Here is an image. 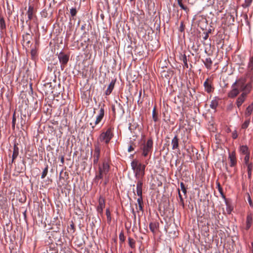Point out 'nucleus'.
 Listing matches in <instances>:
<instances>
[{
	"label": "nucleus",
	"instance_id": "nucleus-1",
	"mask_svg": "<svg viewBox=\"0 0 253 253\" xmlns=\"http://www.w3.org/2000/svg\"><path fill=\"white\" fill-rule=\"evenodd\" d=\"M247 77L250 81L247 82L245 78H240L236 81L232 85V90L228 93V96L231 98L236 97L240 91H242L241 95L238 98L236 104L239 108L245 100L247 95L251 91L253 86V76L249 73Z\"/></svg>",
	"mask_w": 253,
	"mask_h": 253
},
{
	"label": "nucleus",
	"instance_id": "nucleus-2",
	"mask_svg": "<svg viewBox=\"0 0 253 253\" xmlns=\"http://www.w3.org/2000/svg\"><path fill=\"white\" fill-rule=\"evenodd\" d=\"M134 176L137 180H142L145 174V165L139 163L137 160H133L130 164Z\"/></svg>",
	"mask_w": 253,
	"mask_h": 253
},
{
	"label": "nucleus",
	"instance_id": "nucleus-3",
	"mask_svg": "<svg viewBox=\"0 0 253 253\" xmlns=\"http://www.w3.org/2000/svg\"><path fill=\"white\" fill-rule=\"evenodd\" d=\"M110 166L107 162L104 161L101 165L98 166V171L96 172L94 181L97 183L98 180L103 179L104 177L108 176Z\"/></svg>",
	"mask_w": 253,
	"mask_h": 253
},
{
	"label": "nucleus",
	"instance_id": "nucleus-4",
	"mask_svg": "<svg viewBox=\"0 0 253 253\" xmlns=\"http://www.w3.org/2000/svg\"><path fill=\"white\" fill-rule=\"evenodd\" d=\"M153 148V141L151 138H150L141 145L140 150L142 151V155L144 157L150 156Z\"/></svg>",
	"mask_w": 253,
	"mask_h": 253
},
{
	"label": "nucleus",
	"instance_id": "nucleus-5",
	"mask_svg": "<svg viewBox=\"0 0 253 253\" xmlns=\"http://www.w3.org/2000/svg\"><path fill=\"white\" fill-rule=\"evenodd\" d=\"M113 129V128L110 127L106 131L102 132L98 138V141L108 144L114 136Z\"/></svg>",
	"mask_w": 253,
	"mask_h": 253
},
{
	"label": "nucleus",
	"instance_id": "nucleus-6",
	"mask_svg": "<svg viewBox=\"0 0 253 253\" xmlns=\"http://www.w3.org/2000/svg\"><path fill=\"white\" fill-rule=\"evenodd\" d=\"M105 199L102 196H100L98 199V205L96 208L97 212L101 214H103V209L105 208Z\"/></svg>",
	"mask_w": 253,
	"mask_h": 253
},
{
	"label": "nucleus",
	"instance_id": "nucleus-7",
	"mask_svg": "<svg viewBox=\"0 0 253 253\" xmlns=\"http://www.w3.org/2000/svg\"><path fill=\"white\" fill-rule=\"evenodd\" d=\"M58 58L59 62L62 65H65L68 63L69 59V56L67 54H65L62 52H60L58 54Z\"/></svg>",
	"mask_w": 253,
	"mask_h": 253
},
{
	"label": "nucleus",
	"instance_id": "nucleus-8",
	"mask_svg": "<svg viewBox=\"0 0 253 253\" xmlns=\"http://www.w3.org/2000/svg\"><path fill=\"white\" fill-rule=\"evenodd\" d=\"M104 116V109L103 107H101L99 110V114L97 116L95 121L94 125H92V123H90V125L92 126V128H94V126L98 125L102 120Z\"/></svg>",
	"mask_w": 253,
	"mask_h": 253
},
{
	"label": "nucleus",
	"instance_id": "nucleus-9",
	"mask_svg": "<svg viewBox=\"0 0 253 253\" xmlns=\"http://www.w3.org/2000/svg\"><path fill=\"white\" fill-rule=\"evenodd\" d=\"M100 149L98 145H95L94 154L93 155V164L96 165L98 163L100 157Z\"/></svg>",
	"mask_w": 253,
	"mask_h": 253
},
{
	"label": "nucleus",
	"instance_id": "nucleus-10",
	"mask_svg": "<svg viewBox=\"0 0 253 253\" xmlns=\"http://www.w3.org/2000/svg\"><path fill=\"white\" fill-rule=\"evenodd\" d=\"M143 181L139 179L137 180L136 184V194L138 197L142 196Z\"/></svg>",
	"mask_w": 253,
	"mask_h": 253
},
{
	"label": "nucleus",
	"instance_id": "nucleus-11",
	"mask_svg": "<svg viewBox=\"0 0 253 253\" xmlns=\"http://www.w3.org/2000/svg\"><path fill=\"white\" fill-rule=\"evenodd\" d=\"M229 159L230 160V166L233 167L236 165L237 161L235 152L229 153Z\"/></svg>",
	"mask_w": 253,
	"mask_h": 253
},
{
	"label": "nucleus",
	"instance_id": "nucleus-12",
	"mask_svg": "<svg viewBox=\"0 0 253 253\" xmlns=\"http://www.w3.org/2000/svg\"><path fill=\"white\" fill-rule=\"evenodd\" d=\"M35 9L33 6L30 5L28 7V9L27 11V15L28 20L26 21V23H28L29 20H31L34 16Z\"/></svg>",
	"mask_w": 253,
	"mask_h": 253
},
{
	"label": "nucleus",
	"instance_id": "nucleus-13",
	"mask_svg": "<svg viewBox=\"0 0 253 253\" xmlns=\"http://www.w3.org/2000/svg\"><path fill=\"white\" fill-rule=\"evenodd\" d=\"M205 90L208 93H210L213 90V87L212 86L211 84L209 82V79H207L204 83Z\"/></svg>",
	"mask_w": 253,
	"mask_h": 253
},
{
	"label": "nucleus",
	"instance_id": "nucleus-14",
	"mask_svg": "<svg viewBox=\"0 0 253 253\" xmlns=\"http://www.w3.org/2000/svg\"><path fill=\"white\" fill-rule=\"evenodd\" d=\"M179 139L177 135H175L171 140L172 149H179Z\"/></svg>",
	"mask_w": 253,
	"mask_h": 253
},
{
	"label": "nucleus",
	"instance_id": "nucleus-15",
	"mask_svg": "<svg viewBox=\"0 0 253 253\" xmlns=\"http://www.w3.org/2000/svg\"><path fill=\"white\" fill-rule=\"evenodd\" d=\"M116 83V80H112L110 83L109 86H108L107 89L105 91V94L106 95H109L112 92L113 89H114V85Z\"/></svg>",
	"mask_w": 253,
	"mask_h": 253
},
{
	"label": "nucleus",
	"instance_id": "nucleus-16",
	"mask_svg": "<svg viewBox=\"0 0 253 253\" xmlns=\"http://www.w3.org/2000/svg\"><path fill=\"white\" fill-rule=\"evenodd\" d=\"M253 111V103L250 104L247 108L245 112V116L246 118H249Z\"/></svg>",
	"mask_w": 253,
	"mask_h": 253
},
{
	"label": "nucleus",
	"instance_id": "nucleus-17",
	"mask_svg": "<svg viewBox=\"0 0 253 253\" xmlns=\"http://www.w3.org/2000/svg\"><path fill=\"white\" fill-rule=\"evenodd\" d=\"M253 222V217L251 214L248 215L246 219V229L248 230L251 227Z\"/></svg>",
	"mask_w": 253,
	"mask_h": 253
},
{
	"label": "nucleus",
	"instance_id": "nucleus-18",
	"mask_svg": "<svg viewBox=\"0 0 253 253\" xmlns=\"http://www.w3.org/2000/svg\"><path fill=\"white\" fill-rule=\"evenodd\" d=\"M204 63L207 69H210L211 67L212 61L211 58L209 57L205 59V61H204Z\"/></svg>",
	"mask_w": 253,
	"mask_h": 253
},
{
	"label": "nucleus",
	"instance_id": "nucleus-19",
	"mask_svg": "<svg viewBox=\"0 0 253 253\" xmlns=\"http://www.w3.org/2000/svg\"><path fill=\"white\" fill-rule=\"evenodd\" d=\"M6 29V24L2 16H0V30L2 32Z\"/></svg>",
	"mask_w": 253,
	"mask_h": 253
},
{
	"label": "nucleus",
	"instance_id": "nucleus-20",
	"mask_svg": "<svg viewBox=\"0 0 253 253\" xmlns=\"http://www.w3.org/2000/svg\"><path fill=\"white\" fill-rule=\"evenodd\" d=\"M240 152L241 154L247 155L250 154L248 147L246 145H242L240 147Z\"/></svg>",
	"mask_w": 253,
	"mask_h": 253
},
{
	"label": "nucleus",
	"instance_id": "nucleus-21",
	"mask_svg": "<svg viewBox=\"0 0 253 253\" xmlns=\"http://www.w3.org/2000/svg\"><path fill=\"white\" fill-rule=\"evenodd\" d=\"M18 154L19 149L16 145H14L13 147V152L12 156L13 159H15L17 157Z\"/></svg>",
	"mask_w": 253,
	"mask_h": 253
},
{
	"label": "nucleus",
	"instance_id": "nucleus-22",
	"mask_svg": "<svg viewBox=\"0 0 253 253\" xmlns=\"http://www.w3.org/2000/svg\"><path fill=\"white\" fill-rule=\"evenodd\" d=\"M218 104V101L217 98H215L214 99L211 100L210 104V107L211 109H215L217 107Z\"/></svg>",
	"mask_w": 253,
	"mask_h": 253
},
{
	"label": "nucleus",
	"instance_id": "nucleus-23",
	"mask_svg": "<svg viewBox=\"0 0 253 253\" xmlns=\"http://www.w3.org/2000/svg\"><path fill=\"white\" fill-rule=\"evenodd\" d=\"M182 0H179L178 1V4L182 9L184 10L186 13H188L189 11V9L187 6H185V5H183V4L182 2Z\"/></svg>",
	"mask_w": 253,
	"mask_h": 253
},
{
	"label": "nucleus",
	"instance_id": "nucleus-24",
	"mask_svg": "<svg viewBox=\"0 0 253 253\" xmlns=\"http://www.w3.org/2000/svg\"><path fill=\"white\" fill-rule=\"evenodd\" d=\"M181 60H182L184 63V67L188 68V65L187 63V58L185 54H183L182 55L181 57Z\"/></svg>",
	"mask_w": 253,
	"mask_h": 253
},
{
	"label": "nucleus",
	"instance_id": "nucleus-25",
	"mask_svg": "<svg viewBox=\"0 0 253 253\" xmlns=\"http://www.w3.org/2000/svg\"><path fill=\"white\" fill-rule=\"evenodd\" d=\"M248 67L250 70V72L253 70V55L250 58Z\"/></svg>",
	"mask_w": 253,
	"mask_h": 253
},
{
	"label": "nucleus",
	"instance_id": "nucleus-26",
	"mask_svg": "<svg viewBox=\"0 0 253 253\" xmlns=\"http://www.w3.org/2000/svg\"><path fill=\"white\" fill-rule=\"evenodd\" d=\"M149 228H150V230L153 233H155L157 229V225L155 223L151 222L149 224Z\"/></svg>",
	"mask_w": 253,
	"mask_h": 253
},
{
	"label": "nucleus",
	"instance_id": "nucleus-27",
	"mask_svg": "<svg viewBox=\"0 0 253 253\" xmlns=\"http://www.w3.org/2000/svg\"><path fill=\"white\" fill-rule=\"evenodd\" d=\"M128 240L129 247L132 249L134 248L135 244V241L131 238H128Z\"/></svg>",
	"mask_w": 253,
	"mask_h": 253
},
{
	"label": "nucleus",
	"instance_id": "nucleus-28",
	"mask_svg": "<svg viewBox=\"0 0 253 253\" xmlns=\"http://www.w3.org/2000/svg\"><path fill=\"white\" fill-rule=\"evenodd\" d=\"M106 214L107 218L108 223H110L111 221V213L109 209L106 210Z\"/></svg>",
	"mask_w": 253,
	"mask_h": 253
},
{
	"label": "nucleus",
	"instance_id": "nucleus-29",
	"mask_svg": "<svg viewBox=\"0 0 253 253\" xmlns=\"http://www.w3.org/2000/svg\"><path fill=\"white\" fill-rule=\"evenodd\" d=\"M248 119L243 124L242 126V128L243 129H245L247 128L250 123V119L249 118H247Z\"/></svg>",
	"mask_w": 253,
	"mask_h": 253
},
{
	"label": "nucleus",
	"instance_id": "nucleus-30",
	"mask_svg": "<svg viewBox=\"0 0 253 253\" xmlns=\"http://www.w3.org/2000/svg\"><path fill=\"white\" fill-rule=\"evenodd\" d=\"M48 172V166L46 165L45 168L44 169L41 176L42 178H44L47 175Z\"/></svg>",
	"mask_w": 253,
	"mask_h": 253
},
{
	"label": "nucleus",
	"instance_id": "nucleus-31",
	"mask_svg": "<svg viewBox=\"0 0 253 253\" xmlns=\"http://www.w3.org/2000/svg\"><path fill=\"white\" fill-rule=\"evenodd\" d=\"M180 188L183 194L186 196L187 189L183 182L180 183Z\"/></svg>",
	"mask_w": 253,
	"mask_h": 253
},
{
	"label": "nucleus",
	"instance_id": "nucleus-32",
	"mask_svg": "<svg viewBox=\"0 0 253 253\" xmlns=\"http://www.w3.org/2000/svg\"><path fill=\"white\" fill-rule=\"evenodd\" d=\"M253 0H245V2L243 4L242 6L244 7H249L252 2Z\"/></svg>",
	"mask_w": 253,
	"mask_h": 253
},
{
	"label": "nucleus",
	"instance_id": "nucleus-33",
	"mask_svg": "<svg viewBox=\"0 0 253 253\" xmlns=\"http://www.w3.org/2000/svg\"><path fill=\"white\" fill-rule=\"evenodd\" d=\"M16 124V117H15V113H14L12 116V128L13 130L15 129Z\"/></svg>",
	"mask_w": 253,
	"mask_h": 253
},
{
	"label": "nucleus",
	"instance_id": "nucleus-34",
	"mask_svg": "<svg viewBox=\"0 0 253 253\" xmlns=\"http://www.w3.org/2000/svg\"><path fill=\"white\" fill-rule=\"evenodd\" d=\"M152 118H153V121L155 122H157L158 121V117L156 115V109L155 108H154L153 110V112H152Z\"/></svg>",
	"mask_w": 253,
	"mask_h": 253
},
{
	"label": "nucleus",
	"instance_id": "nucleus-35",
	"mask_svg": "<svg viewBox=\"0 0 253 253\" xmlns=\"http://www.w3.org/2000/svg\"><path fill=\"white\" fill-rule=\"evenodd\" d=\"M178 197L179 198L180 203H181V204L183 206H184V200H183V199L182 195L180 193V190L179 189H178Z\"/></svg>",
	"mask_w": 253,
	"mask_h": 253
},
{
	"label": "nucleus",
	"instance_id": "nucleus-36",
	"mask_svg": "<svg viewBox=\"0 0 253 253\" xmlns=\"http://www.w3.org/2000/svg\"><path fill=\"white\" fill-rule=\"evenodd\" d=\"M249 160H250V154H247V155L245 156V157L244 158V160L245 165L248 164L250 163L249 162Z\"/></svg>",
	"mask_w": 253,
	"mask_h": 253
},
{
	"label": "nucleus",
	"instance_id": "nucleus-37",
	"mask_svg": "<svg viewBox=\"0 0 253 253\" xmlns=\"http://www.w3.org/2000/svg\"><path fill=\"white\" fill-rule=\"evenodd\" d=\"M70 12L72 17L75 16L77 14V10L75 8H72L70 9Z\"/></svg>",
	"mask_w": 253,
	"mask_h": 253
},
{
	"label": "nucleus",
	"instance_id": "nucleus-38",
	"mask_svg": "<svg viewBox=\"0 0 253 253\" xmlns=\"http://www.w3.org/2000/svg\"><path fill=\"white\" fill-rule=\"evenodd\" d=\"M137 202L138 206L143 205L142 196L138 197V198L137 199Z\"/></svg>",
	"mask_w": 253,
	"mask_h": 253
},
{
	"label": "nucleus",
	"instance_id": "nucleus-39",
	"mask_svg": "<svg viewBox=\"0 0 253 253\" xmlns=\"http://www.w3.org/2000/svg\"><path fill=\"white\" fill-rule=\"evenodd\" d=\"M119 239L122 243H123L125 241V236H124V233L123 232H121L120 233Z\"/></svg>",
	"mask_w": 253,
	"mask_h": 253
},
{
	"label": "nucleus",
	"instance_id": "nucleus-40",
	"mask_svg": "<svg viewBox=\"0 0 253 253\" xmlns=\"http://www.w3.org/2000/svg\"><path fill=\"white\" fill-rule=\"evenodd\" d=\"M246 166L247 167L248 170H252L253 167V164L252 163L248 164L246 165Z\"/></svg>",
	"mask_w": 253,
	"mask_h": 253
},
{
	"label": "nucleus",
	"instance_id": "nucleus-41",
	"mask_svg": "<svg viewBox=\"0 0 253 253\" xmlns=\"http://www.w3.org/2000/svg\"><path fill=\"white\" fill-rule=\"evenodd\" d=\"M184 23H183V22L182 21L180 22V25L179 30L180 32H182L183 31H184Z\"/></svg>",
	"mask_w": 253,
	"mask_h": 253
},
{
	"label": "nucleus",
	"instance_id": "nucleus-42",
	"mask_svg": "<svg viewBox=\"0 0 253 253\" xmlns=\"http://www.w3.org/2000/svg\"><path fill=\"white\" fill-rule=\"evenodd\" d=\"M248 202L249 203V205L251 207H253V203L252 202V199L251 198V197L250 196V195L248 194Z\"/></svg>",
	"mask_w": 253,
	"mask_h": 253
},
{
	"label": "nucleus",
	"instance_id": "nucleus-43",
	"mask_svg": "<svg viewBox=\"0 0 253 253\" xmlns=\"http://www.w3.org/2000/svg\"><path fill=\"white\" fill-rule=\"evenodd\" d=\"M104 179H105V181H104V184H107V183L109 181V175L108 176H105L104 177Z\"/></svg>",
	"mask_w": 253,
	"mask_h": 253
},
{
	"label": "nucleus",
	"instance_id": "nucleus-44",
	"mask_svg": "<svg viewBox=\"0 0 253 253\" xmlns=\"http://www.w3.org/2000/svg\"><path fill=\"white\" fill-rule=\"evenodd\" d=\"M238 136L237 133L236 131L232 133V137L233 139H236Z\"/></svg>",
	"mask_w": 253,
	"mask_h": 253
},
{
	"label": "nucleus",
	"instance_id": "nucleus-45",
	"mask_svg": "<svg viewBox=\"0 0 253 253\" xmlns=\"http://www.w3.org/2000/svg\"><path fill=\"white\" fill-rule=\"evenodd\" d=\"M134 150V148L132 146H130L128 148V152H130Z\"/></svg>",
	"mask_w": 253,
	"mask_h": 253
},
{
	"label": "nucleus",
	"instance_id": "nucleus-46",
	"mask_svg": "<svg viewBox=\"0 0 253 253\" xmlns=\"http://www.w3.org/2000/svg\"><path fill=\"white\" fill-rule=\"evenodd\" d=\"M138 209H139V211H143V205L138 206Z\"/></svg>",
	"mask_w": 253,
	"mask_h": 253
},
{
	"label": "nucleus",
	"instance_id": "nucleus-47",
	"mask_svg": "<svg viewBox=\"0 0 253 253\" xmlns=\"http://www.w3.org/2000/svg\"><path fill=\"white\" fill-rule=\"evenodd\" d=\"M131 212H132L133 215H134V217L135 218V217H136V213H135V211H134L133 208H132Z\"/></svg>",
	"mask_w": 253,
	"mask_h": 253
},
{
	"label": "nucleus",
	"instance_id": "nucleus-48",
	"mask_svg": "<svg viewBox=\"0 0 253 253\" xmlns=\"http://www.w3.org/2000/svg\"><path fill=\"white\" fill-rule=\"evenodd\" d=\"M252 170H248V176L250 177L252 175Z\"/></svg>",
	"mask_w": 253,
	"mask_h": 253
},
{
	"label": "nucleus",
	"instance_id": "nucleus-49",
	"mask_svg": "<svg viewBox=\"0 0 253 253\" xmlns=\"http://www.w3.org/2000/svg\"><path fill=\"white\" fill-rule=\"evenodd\" d=\"M231 211L232 209L230 207L227 208V211L229 214L231 213Z\"/></svg>",
	"mask_w": 253,
	"mask_h": 253
},
{
	"label": "nucleus",
	"instance_id": "nucleus-50",
	"mask_svg": "<svg viewBox=\"0 0 253 253\" xmlns=\"http://www.w3.org/2000/svg\"><path fill=\"white\" fill-rule=\"evenodd\" d=\"M208 36H209L208 34V33H206V34L205 35V36H204V37L203 38H204V39L205 40H207V39H208Z\"/></svg>",
	"mask_w": 253,
	"mask_h": 253
},
{
	"label": "nucleus",
	"instance_id": "nucleus-51",
	"mask_svg": "<svg viewBox=\"0 0 253 253\" xmlns=\"http://www.w3.org/2000/svg\"><path fill=\"white\" fill-rule=\"evenodd\" d=\"M218 187L219 191V192L221 193V188H220V185H219V183L218 184Z\"/></svg>",
	"mask_w": 253,
	"mask_h": 253
},
{
	"label": "nucleus",
	"instance_id": "nucleus-52",
	"mask_svg": "<svg viewBox=\"0 0 253 253\" xmlns=\"http://www.w3.org/2000/svg\"><path fill=\"white\" fill-rule=\"evenodd\" d=\"M112 111L114 112V113H115V108L114 106H112Z\"/></svg>",
	"mask_w": 253,
	"mask_h": 253
},
{
	"label": "nucleus",
	"instance_id": "nucleus-53",
	"mask_svg": "<svg viewBox=\"0 0 253 253\" xmlns=\"http://www.w3.org/2000/svg\"><path fill=\"white\" fill-rule=\"evenodd\" d=\"M31 53L33 55L35 53V51L34 50H32Z\"/></svg>",
	"mask_w": 253,
	"mask_h": 253
},
{
	"label": "nucleus",
	"instance_id": "nucleus-54",
	"mask_svg": "<svg viewBox=\"0 0 253 253\" xmlns=\"http://www.w3.org/2000/svg\"><path fill=\"white\" fill-rule=\"evenodd\" d=\"M118 105H119V107L120 108V109H123L122 106L121 105L120 103H119Z\"/></svg>",
	"mask_w": 253,
	"mask_h": 253
},
{
	"label": "nucleus",
	"instance_id": "nucleus-55",
	"mask_svg": "<svg viewBox=\"0 0 253 253\" xmlns=\"http://www.w3.org/2000/svg\"><path fill=\"white\" fill-rule=\"evenodd\" d=\"M61 162H62V163H63V162H64V158H62Z\"/></svg>",
	"mask_w": 253,
	"mask_h": 253
},
{
	"label": "nucleus",
	"instance_id": "nucleus-56",
	"mask_svg": "<svg viewBox=\"0 0 253 253\" xmlns=\"http://www.w3.org/2000/svg\"><path fill=\"white\" fill-rule=\"evenodd\" d=\"M15 159H13V158H12V160H11V163H13Z\"/></svg>",
	"mask_w": 253,
	"mask_h": 253
},
{
	"label": "nucleus",
	"instance_id": "nucleus-57",
	"mask_svg": "<svg viewBox=\"0 0 253 253\" xmlns=\"http://www.w3.org/2000/svg\"><path fill=\"white\" fill-rule=\"evenodd\" d=\"M134 0H130V1H134Z\"/></svg>",
	"mask_w": 253,
	"mask_h": 253
},
{
	"label": "nucleus",
	"instance_id": "nucleus-58",
	"mask_svg": "<svg viewBox=\"0 0 253 253\" xmlns=\"http://www.w3.org/2000/svg\"><path fill=\"white\" fill-rule=\"evenodd\" d=\"M179 0H177V1H178Z\"/></svg>",
	"mask_w": 253,
	"mask_h": 253
}]
</instances>
